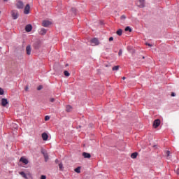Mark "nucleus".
<instances>
[{
  "instance_id": "0eeeda50",
  "label": "nucleus",
  "mask_w": 179,
  "mask_h": 179,
  "mask_svg": "<svg viewBox=\"0 0 179 179\" xmlns=\"http://www.w3.org/2000/svg\"><path fill=\"white\" fill-rule=\"evenodd\" d=\"M50 24L51 22L48 20H43L42 22V26H43V27H48V26H50Z\"/></svg>"
},
{
  "instance_id": "4be33fe9",
  "label": "nucleus",
  "mask_w": 179,
  "mask_h": 179,
  "mask_svg": "<svg viewBox=\"0 0 179 179\" xmlns=\"http://www.w3.org/2000/svg\"><path fill=\"white\" fill-rule=\"evenodd\" d=\"M112 69L113 71H118V69H120V66H115Z\"/></svg>"
},
{
  "instance_id": "1a4fd4ad",
  "label": "nucleus",
  "mask_w": 179,
  "mask_h": 179,
  "mask_svg": "<svg viewBox=\"0 0 179 179\" xmlns=\"http://www.w3.org/2000/svg\"><path fill=\"white\" fill-rule=\"evenodd\" d=\"M41 153L43 155V157H44V159H45V162H48V159H49L48 154L45 151H44V150H42Z\"/></svg>"
},
{
  "instance_id": "f8f14e48",
  "label": "nucleus",
  "mask_w": 179,
  "mask_h": 179,
  "mask_svg": "<svg viewBox=\"0 0 179 179\" xmlns=\"http://www.w3.org/2000/svg\"><path fill=\"white\" fill-rule=\"evenodd\" d=\"M26 51L27 55H30V54H31V47L30 45H27L26 48Z\"/></svg>"
},
{
  "instance_id": "f03ea898",
  "label": "nucleus",
  "mask_w": 179,
  "mask_h": 179,
  "mask_svg": "<svg viewBox=\"0 0 179 179\" xmlns=\"http://www.w3.org/2000/svg\"><path fill=\"white\" fill-rule=\"evenodd\" d=\"M136 5L138 6V8H145V0H136Z\"/></svg>"
},
{
  "instance_id": "e433bc0d",
  "label": "nucleus",
  "mask_w": 179,
  "mask_h": 179,
  "mask_svg": "<svg viewBox=\"0 0 179 179\" xmlns=\"http://www.w3.org/2000/svg\"><path fill=\"white\" fill-rule=\"evenodd\" d=\"M147 45H148V47H152V45L150 43H147Z\"/></svg>"
},
{
  "instance_id": "9b49d317",
  "label": "nucleus",
  "mask_w": 179,
  "mask_h": 179,
  "mask_svg": "<svg viewBox=\"0 0 179 179\" xmlns=\"http://www.w3.org/2000/svg\"><path fill=\"white\" fill-rule=\"evenodd\" d=\"M33 29V27L31 26V24H27L25 27V30L26 31H27V33H29V31H31Z\"/></svg>"
},
{
  "instance_id": "6e6552de",
  "label": "nucleus",
  "mask_w": 179,
  "mask_h": 179,
  "mask_svg": "<svg viewBox=\"0 0 179 179\" xmlns=\"http://www.w3.org/2000/svg\"><path fill=\"white\" fill-rule=\"evenodd\" d=\"M160 125V120L157 119L153 122V127L154 128H157Z\"/></svg>"
},
{
  "instance_id": "2eb2a0df",
  "label": "nucleus",
  "mask_w": 179,
  "mask_h": 179,
  "mask_svg": "<svg viewBox=\"0 0 179 179\" xmlns=\"http://www.w3.org/2000/svg\"><path fill=\"white\" fill-rule=\"evenodd\" d=\"M42 138L43 141H48V134H47V133H43Z\"/></svg>"
},
{
  "instance_id": "c85d7f7f",
  "label": "nucleus",
  "mask_w": 179,
  "mask_h": 179,
  "mask_svg": "<svg viewBox=\"0 0 179 179\" xmlns=\"http://www.w3.org/2000/svg\"><path fill=\"white\" fill-rule=\"evenodd\" d=\"M118 55L120 57V55H122V50H120L118 52Z\"/></svg>"
},
{
  "instance_id": "393cba45",
  "label": "nucleus",
  "mask_w": 179,
  "mask_h": 179,
  "mask_svg": "<svg viewBox=\"0 0 179 179\" xmlns=\"http://www.w3.org/2000/svg\"><path fill=\"white\" fill-rule=\"evenodd\" d=\"M120 19L121 20H125L127 19V17L124 15H123L120 17Z\"/></svg>"
},
{
  "instance_id": "39448f33",
  "label": "nucleus",
  "mask_w": 179,
  "mask_h": 179,
  "mask_svg": "<svg viewBox=\"0 0 179 179\" xmlns=\"http://www.w3.org/2000/svg\"><path fill=\"white\" fill-rule=\"evenodd\" d=\"M24 15H29L30 13V5L27 4L24 8Z\"/></svg>"
},
{
  "instance_id": "b1692460",
  "label": "nucleus",
  "mask_w": 179,
  "mask_h": 179,
  "mask_svg": "<svg viewBox=\"0 0 179 179\" xmlns=\"http://www.w3.org/2000/svg\"><path fill=\"white\" fill-rule=\"evenodd\" d=\"M64 73L66 76H71V73H69V72L68 71H64Z\"/></svg>"
},
{
  "instance_id": "412c9836",
  "label": "nucleus",
  "mask_w": 179,
  "mask_h": 179,
  "mask_svg": "<svg viewBox=\"0 0 179 179\" xmlns=\"http://www.w3.org/2000/svg\"><path fill=\"white\" fill-rule=\"evenodd\" d=\"M59 169L61 171L64 170V165L62 164V163L59 164Z\"/></svg>"
},
{
  "instance_id": "ddd939ff",
  "label": "nucleus",
  "mask_w": 179,
  "mask_h": 179,
  "mask_svg": "<svg viewBox=\"0 0 179 179\" xmlns=\"http://www.w3.org/2000/svg\"><path fill=\"white\" fill-rule=\"evenodd\" d=\"M83 156L85 157V159H90V157H92V155L87 152H83Z\"/></svg>"
},
{
  "instance_id": "dca6fc26",
  "label": "nucleus",
  "mask_w": 179,
  "mask_h": 179,
  "mask_svg": "<svg viewBox=\"0 0 179 179\" xmlns=\"http://www.w3.org/2000/svg\"><path fill=\"white\" fill-rule=\"evenodd\" d=\"M66 111L67 113H71V111H72V106H69V105H67L66 106Z\"/></svg>"
},
{
  "instance_id": "72a5a7b5",
  "label": "nucleus",
  "mask_w": 179,
  "mask_h": 179,
  "mask_svg": "<svg viewBox=\"0 0 179 179\" xmlns=\"http://www.w3.org/2000/svg\"><path fill=\"white\" fill-rule=\"evenodd\" d=\"M28 90H29V87H25V92H28Z\"/></svg>"
},
{
  "instance_id": "5701e85b",
  "label": "nucleus",
  "mask_w": 179,
  "mask_h": 179,
  "mask_svg": "<svg viewBox=\"0 0 179 179\" xmlns=\"http://www.w3.org/2000/svg\"><path fill=\"white\" fill-rule=\"evenodd\" d=\"M125 31H129V33H131V31H132V29H131V27H127L125 28Z\"/></svg>"
},
{
  "instance_id": "bb28decb",
  "label": "nucleus",
  "mask_w": 179,
  "mask_h": 179,
  "mask_svg": "<svg viewBox=\"0 0 179 179\" xmlns=\"http://www.w3.org/2000/svg\"><path fill=\"white\" fill-rule=\"evenodd\" d=\"M166 155L167 157H170V152L169 150L166 151Z\"/></svg>"
},
{
  "instance_id": "4468645a",
  "label": "nucleus",
  "mask_w": 179,
  "mask_h": 179,
  "mask_svg": "<svg viewBox=\"0 0 179 179\" xmlns=\"http://www.w3.org/2000/svg\"><path fill=\"white\" fill-rule=\"evenodd\" d=\"M39 34L41 35V36H44V34H47V29H44V28H42L41 29V31H39Z\"/></svg>"
},
{
  "instance_id": "c9c22d12",
  "label": "nucleus",
  "mask_w": 179,
  "mask_h": 179,
  "mask_svg": "<svg viewBox=\"0 0 179 179\" xmlns=\"http://www.w3.org/2000/svg\"><path fill=\"white\" fill-rule=\"evenodd\" d=\"M176 173L179 176V168L177 169Z\"/></svg>"
},
{
  "instance_id": "ea45409f",
  "label": "nucleus",
  "mask_w": 179,
  "mask_h": 179,
  "mask_svg": "<svg viewBox=\"0 0 179 179\" xmlns=\"http://www.w3.org/2000/svg\"><path fill=\"white\" fill-rule=\"evenodd\" d=\"M4 2H8V0H3Z\"/></svg>"
},
{
  "instance_id": "423d86ee",
  "label": "nucleus",
  "mask_w": 179,
  "mask_h": 179,
  "mask_svg": "<svg viewBox=\"0 0 179 179\" xmlns=\"http://www.w3.org/2000/svg\"><path fill=\"white\" fill-rule=\"evenodd\" d=\"M9 104L7 99L3 98L1 99V106L2 107H6V105Z\"/></svg>"
},
{
  "instance_id": "aec40b11",
  "label": "nucleus",
  "mask_w": 179,
  "mask_h": 179,
  "mask_svg": "<svg viewBox=\"0 0 179 179\" xmlns=\"http://www.w3.org/2000/svg\"><path fill=\"white\" fill-rule=\"evenodd\" d=\"M116 34H117V36H122V29H118L116 31Z\"/></svg>"
},
{
  "instance_id": "f3484780",
  "label": "nucleus",
  "mask_w": 179,
  "mask_h": 179,
  "mask_svg": "<svg viewBox=\"0 0 179 179\" xmlns=\"http://www.w3.org/2000/svg\"><path fill=\"white\" fill-rule=\"evenodd\" d=\"M19 174L20 176H22V177H23V178L28 179L27 175H26V173L24 172H23V171L19 172Z\"/></svg>"
},
{
  "instance_id": "79ce46f5",
  "label": "nucleus",
  "mask_w": 179,
  "mask_h": 179,
  "mask_svg": "<svg viewBox=\"0 0 179 179\" xmlns=\"http://www.w3.org/2000/svg\"><path fill=\"white\" fill-rule=\"evenodd\" d=\"M143 59H145V56L143 57Z\"/></svg>"
},
{
  "instance_id": "f257e3e1",
  "label": "nucleus",
  "mask_w": 179,
  "mask_h": 179,
  "mask_svg": "<svg viewBox=\"0 0 179 179\" xmlns=\"http://www.w3.org/2000/svg\"><path fill=\"white\" fill-rule=\"evenodd\" d=\"M11 16L14 20H16L19 17V11L17 10H13L11 11Z\"/></svg>"
},
{
  "instance_id": "a878e982",
  "label": "nucleus",
  "mask_w": 179,
  "mask_h": 179,
  "mask_svg": "<svg viewBox=\"0 0 179 179\" xmlns=\"http://www.w3.org/2000/svg\"><path fill=\"white\" fill-rule=\"evenodd\" d=\"M3 93H4L3 90L0 87V96H2V94H3Z\"/></svg>"
},
{
  "instance_id": "473e14b6",
  "label": "nucleus",
  "mask_w": 179,
  "mask_h": 179,
  "mask_svg": "<svg viewBox=\"0 0 179 179\" xmlns=\"http://www.w3.org/2000/svg\"><path fill=\"white\" fill-rule=\"evenodd\" d=\"M114 40V38L113 37H110L109 38V41H113Z\"/></svg>"
},
{
  "instance_id": "f704fd0d",
  "label": "nucleus",
  "mask_w": 179,
  "mask_h": 179,
  "mask_svg": "<svg viewBox=\"0 0 179 179\" xmlns=\"http://www.w3.org/2000/svg\"><path fill=\"white\" fill-rule=\"evenodd\" d=\"M171 96H172V97H174V96H176V94L174 92H172Z\"/></svg>"
},
{
  "instance_id": "cd10ccee",
  "label": "nucleus",
  "mask_w": 179,
  "mask_h": 179,
  "mask_svg": "<svg viewBox=\"0 0 179 179\" xmlns=\"http://www.w3.org/2000/svg\"><path fill=\"white\" fill-rule=\"evenodd\" d=\"M49 120H50V116L46 115V116L45 117V121H48Z\"/></svg>"
},
{
  "instance_id": "58836bf2",
  "label": "nucleus",
  "mask_w": 179,
  "mask_h": 179,
  "mask_svg": "<svg viewBox=\"0 0 179 179\" xmlns=\"http://www.w3.org/2000/svg\"><path fill=\"white\" fill-rule=\"evenodd\" d=\"M55 163H58V159H56V160H55Z\"/></svg>"
},
{
  "instance_id": "c756f323",
  "label": "nucleus",
  "mask_w": 179,
  "mask_h": 179,
  "mask_svg": "<svg viewBox=\"0 0 179 179\" xmlns=\"http://www.w3.org/2000/svg\"><path fill=\"white\" fill-rule=\"evenodd\" d=\"M41 179H47V176H45V175H42L41 176Z\"/></svg>"
},
{
  "instance_id": "a19ab883",
  "label": "nucleus",
  "mask_w": 179,
  "mask_h": 179,
  "mask_svg": "<svg viewBox=\"0 0 179 179\" xmlns=\"http://www.w3.org/2000/svg\"><path fill=\"white\" fill-rule=\"evenodd\" d=\"M122 79H123V80H125V77H123Z\"/></svg>"
},
{
  "instance_id": "6ab92c4d",
  "label": "nucleus",
  "mask_w": 179,
  "mask_h": 179,
  "mask_svg": "<svg viewBox=\"0 0 179 179\" xmlns=\"http://www.w3.org/2000/svg\"><path fill=\"white\" fill-rule=\"evenodd\" d=\"M80 169H81L80 166H78L76 169H74V171L76 173H78V174H80Z\"/></svg>"
},
{
  "instance_id": "4c0bfd02",
  "label": "nucleus",
  "mask_w": 179,
  "mask_h": 179,
  "mask_svg": "<svg viewBox=\"0 0 179 179\" xmlns=\"http://www.w3.org/2000/svg\"><path fill=\"white\" fill-rule=\"evenodd\" d=\"M71 10H73V12H76V9L75 8H71Z\"/></svg>"
},
{
  "instance_id": "7ed1b4c3",
  "label": "nucleus",
  "mask_w": 179,
  "mask_h": 179,
  "mask_svg": "<svg viewBox=\"0 0 179 179\" xmlns=\"http://www.w3.org/2000/svg\"><path fill=\"white\" fill-rule=\"evenodd\" d=\"M16 6L17 9H23L24 8V3H23V1L18 0L17 1Z\"/></svg>"
},
{
  "instance_id": "37998d69",
  "label": "nucleus",
  "mask_w": 179,
  "mask_h": 179,
  "mask_svg": "<svg viewBox=\"0 0 179 179\" xmlns=\"http://www.w3.org/2000/svg\"><path fill=\"white\" fill-rule=\"evenodd\" d=\"M0 13H1V11H0Z\"/></svg>"
},
{
  "instance_id": "20e7f679",
  "label": "nucleus",
  "mask_w": 179,
  "mask_h": 179,
  "mask_svg": "<svg viewBox=\"0 0 179 179\" xmlns=\"http://www.w3.org/2000/svg\"><path fill=\"white\" fill-rule=\"evenodd\" d=\"M92 45H99L100 44V42L99 41V39L97 38H94L91 40Z\"/></svg>"
},
{
  "instance_id": "7c9ffc66",
  "label": "nucleus",
  "mask_w": 179,
  "mask_h": 179,
  "mask_svg": "<svg viewBox=\"0 0 179 179\" xmlns=\"http://www.w3.org/2000/svg\"><path fill=\"white\" fill-rule=\"evenodd\" d=\"M50 101L51 103H54V101H55V99L51 98V99H50Z\"/></svg>"
},
{
  "instance_id": "9d476101",
  "label": "nucleus",
  "mask_w": 179,
  "mask_h": 179,
  "mask_svg": "<svg viewBox=\"0 0 179 179\" xmlns=\"http://www.w3.org/2000/svg\"><path fill=\"white\" fill-rule=\"evenodd\" d=\"M20 162H22V163H24V164H29V160H27V159L24 158V157H22L20 159Z\"/></svg>"
},
{
  "instance_id": "a211bd4d",
  "label": "nucleus",
  "mask_w": 179,
  "mask_h": 179,
  "mask_svg": "<svg viewBox=\"0 0 179 179\" xmlns=\"http://www.w3.org/2000/svg\"><path fill=\"white\" fill-rule=\"evenodd\" d=\"M131 159H136L138 157V152H134L131 155Z\"/></svg>"
},
{
  "instance_id": "2f4dec72",
  "label": "nucleus",
  "mask_w": 179,
  "mask_h": 179,
  "mask_svg": "<svg viewBox=\"0 0 179 179\" xmlns=\"http://www.w3.org/2000/svg\"><path fill=\"white\" fill-rule=\"evenodd\" d=\"M41 89H43V86L40 85L38 87L37 90H41Z\"/></svg>"
}]
</instances>
